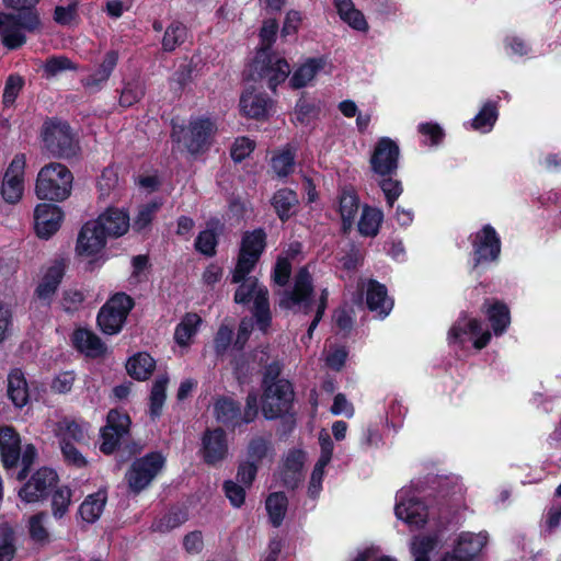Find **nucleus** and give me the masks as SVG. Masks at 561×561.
<instances>
[{
	"label": "nucleus",
	"mask_w": 561,
	"mask_h": 561,
	"mask_svg": "<svg viewBox=\"0 0 561 561\" xmlns=\"http://www.w3.org/2000/svg\"><path fill=\"white\" fill-rule=\"evenodd\" d=\"M468 240L471 245L469 253L471 273L481 275L492 265L499 264L502 253V240L492 225H483L479 230L472 232Z\"/></svg>",
	"instance_id": "obj_1"
},
{
	"label": "nucleus",
	"mask_w": 561,
	"mask_h": 561,
	"mask_svg": "<svg viewBox=\"0 0 561 561\" xmlns=\"http://www.w3.org/2000/svg\"><path fill=\"white\" fill-rule=\"evenodd\" d=\"M72 181V173L66 165L50 162L38 171L35 194L39 199L62 202L71 194Z\"/></svg>",
	"instance_id": "obj_2"
},
{
	"label": "nucleus",
	"mask_w": 561,
	"mask_h": 561,
	"mask_svg": "<svg viewBox=\"0 0 561 561\" xmlns=\"http://www.w3.org/2000/svg\"><path fill=\"white\" fill-rule=\"evenodd\" d=\"M314 296L313 277L308 266H301L294 277L293 288L280 294L278 306L282 310L308 316L313 310Z\"/></svg>",
	"instance_id": "obj_3"
},
{
	"label": "nucleus",
	"mask_w": 561,
	"mask_h": 561,
	"mask_svg": "<svg viewBox=\"0 0 561 561\" xmlns=\"http://www.w3.org/2000/svg\"><path fill=\"white\" fill-rule=\"evenodd\" d=\"M266 245L267 234L263 228H256L243 233L238 260L232 272V283L243 280L254 270Z\"/></svg>",
	"instance_id": "obj_4"
},
{
	"label": "nucleus",
	"mask_w": 561,
	"mask_h": 561,
	"mask_svg": "<svg viewBox=\"0 0 561 561\" xmlns=\"http://www.w3.org/2000/svg\"><path fill=\"white\" fill-rule=\"evenodd\" d=\"M233 300L239 305H247L253 300V317L259 330L267 332L272 323V313L270 309L268 290L264 286H259L256 278L247 277L239 282Z\"/></svg>",
	"instance_id": "obj_5"
},
{
	"label": "nucleus",
	"mask_w": 561,
	"mask_h": 561,
	"mask_svg": "<svg viewBox=\"0 0 561 561\" xmlns=\"http://www.w3.org/2000/svg\"><path fill=\"white\" fill-rule=\"evenodd\" d=\"M295 392L287 379L263 388L261 410L266 420H277L293 410Z\"/></svg>",
	"instance_id": "obj_6"
},
{
	"label": "nucleus",
	"mask_w": 561,
	"mask_h": 561,
	"mask_svg": "<svg viewBox=\"0 0 561 561\" xmlns=\"http://www.w3.org/2000/svg\"><path fill=\"white\" fill-rule=\"evenodd\" d=\"M39 24L38 16L33 11L20 14L0 12V35L2 43L11 49L25 43L23 31H34Z\"/></svg>",
	"instance_id": "obj_7"
},
{
	"label": "nucleus",
	"mask_w": 561,
	"mask_h": 561,
	"mask_svg": "<svg viewBox=\"0 0 561 561\" xmlns=\"http://www.w3.org/2000/svg\"><path fill=\"white\" fill-rule=\"evenodd\" d=\"M468 335L474 337L472 344L476 350L486 347L492 337L491 332L483 329L481 320L469 318L467 312H461L448 331V342L462 346L467 342Z\"/></svg>",
	"instance_id": "obj_8"
},
{
	"label": "nucleus",
	"mask_w": 561,
	"mask_h": 561,
	"mask_svg": "<svg viewBox=\"0 0 561 561\" xmlns=\"http://www.w3.org/2000/svg\"><path fill=\"white\" fill-rule=\"evenodd\" d=\"M133 308V300L126 294H116L101 308L98 324L105 334L118 333Z\"/></svg>",
	"instance_id": "obj_9"
},
{
	"label": "nucleus",
	"mask_w": 561,
	"mask_h": 561,
	"mask_svg": "<svg viewBox=\"0 0 561 561\" xmlns=\"http://www.w3.org/2000/svg\"><path fill=\"white\" fill-rule=\"evenodd\" d=\"M254 71L257 79L264 80L273 92L285 82L290 73V66L286 58L277 53L256 54L254 58Z\"/></svg>",
	"instance_id": "obj_10"
},
{
	"label": "nucleus",
	"mask_w": 561,
	"mask_h": 561,
	"mask_svg": "<svg viewBox=\"0 0 561 561\" xmlns=\"http://www.w3.org/2000/svg\"><path fill=\"white\" fill-rule=\"evenodd\" d=\"M163 465L164 458L158 453L135 460L125 477L130 491L139 493L146 489L163 468Z\"/></svg>",
	"instance_id": "obj_11"
},
{
	"label": "nucleus",
	"mask_w": 561,
	"mask_h": 561,
	"mask_svg": "<svg viewBox=\"0 0 561 561\" xmlns=\"http://www.w3.org/2000/svg\"><path fill=\"white\" fill-rule=\"evenodd\" d=\"M399 145L390 137H380L369 159L370 169L379 176L396 175L399 169Z\"/></svg>",
	"instance_id": "obj_12"
},
{
	"label": "nucleus",
	"mask_w": 561,
	"mask_h": 561,
	"mask_svg": "<svg viewBox=\"0 0 561 561\" xmlns=\"http://www.w3.org/2000/svg\"><path fill=\"white\" fill-rule=\"evenodd\" d=\"M217 126L208 117H197L190 122L187 131L183 135V142L186 150L197 156L209 150Z\"/></svg>",
	"instance_id": "obj_13"
},
{
	"label": "nucleus",
	"mask_w": 561,
	"mask_h": 561,
	"mask_svg": "<svg viewBox=\"0 0 561 561\" xmlns=\"http://www.w3.org/2000/svg\"><path fill=\"white\" fill-rule=\"evenodd\" d=\"M44 142L47 149L55 156L69 157L75 153L73 136L67 123H46Z\"/></svg>",
	"instance_id": "obj_14"
},
{
	"label": "nucleus",
	"mask_w": 561,
	"mask_h": 561,
	"mask_svg": "<svg viewBox=\"0 0 561 561\" xmlns=\"http://www.w3.org/2000/svg\"><path fill=\"white\" fill-rule=\"evenodd\" d=\"M130 426V419L126 413L111 410L107 414L106 425L101 430L100 449L104 454H112L119 440L127 435Z\"/></svg>",
	"instance_id": "obj_15"
},
{
	"label": "nucleus",
	"mask_w": 561,
	"mask_h": 561,
	"mask_svg": "<svg viewBox=\"0 0 561 561\" xmlns=\"http://www.w3.org/2000/svg\"><path fill=\"white\" fill-rule=\"evenodd\" d=\"M57 473L49 468H41L20 489L19 496L25 503H35L45 499L57 483Z\"/></svg>",
	"instance_id": "obj_16"
},
{
	"label": "nucleus",
	"mask_w": 561,
	"mask_h": 561,
	"mask_svg": "<svg viewBox=\"0 0 561 561\" xmlns=\"http://www.w3.org/2000/svg\"><path fill=\"white\" fill-rule=\"evenodd\" d=\"M107 237L96 220L87 221L77 238V254L83 257L98 255L105 248Z\"/></svg>",
	"instance_id": "obj_17"
},
{
	"label": "nucleus",
	"mask_w": 561,
	"mask_h": 561,
	"mask_svg": "<svg viewBox=\"0 0 561 561\" xmlns=\"http://www.w3.org/2000/svg\"><path fill=\"white\" fill-rule=\"evenodd\" d=\"M25 163V156L16 154L4 173L1 194L7 203L14 204L23 195Z\"/></svg>",
	"instance_id": "obj_18"
},
{
	"label": "nucleus",
	"mask_w": 561,
	"mask_h": 561,
	"mask_svg": "<svg viewBox=\"0 0 561 561\" xmlns=\"http://www.w3.org/2000/svg\"><path fill=\"white\" fill-rule=\"evenodd\" d=\"M228 440L226 432L221 427L207 428L202 437V454L204 462L208 466H217L228 456Z\"/></svg>",
	"instance_id": "obj_19"
},
{
	"label": "nucleus",
	"mask_w": 561,
	"mask_h": 561,
	"mask_svg": "<svg viewBox=\"0 0 561 561\" xmlns=\"http://www.w3.org/2000/svg\"><path fill=\"white\" fill-rule=\"evenodd\" d=\"M273 100L264 92L254 88L247 89L240 96V112L243 116L255 121H265L273 107Z\"/></svg>",
	"instance_id": "obj_20"
},
{
	"label": "nucleus",
	"mask_w": 561,
	"mask_h": 561,
	"mask_svg": "<svg viewBox=\"0 0 561 561\" xmlns=\"http://www.w3.org/2000/svg\"><path fill=\"white\" fill-rule=\"evenodd\" d=\"M64 219V213L57 205L38 204L34 210V224L37 236L42 239H49L56 233Z\"/></svg>",
	"instance_id": "obj_21"
},
{
	"label": "nucleus",
	"mask_w": 561,
	"mask_h": 561,
	"mask_svg": "<svg viewBox=\"0 0 561 561\" xmlns=\"http://www.w3.org/2000/svg\"><path fill=\"white\" fill-rule=\"evenodd\" d=\"M481 311L490 322L495 336L503 335L511 325V311L508 306L497 298L484 299Z\"/></svg>",
	"instance_id": "obj_22"
},
{
	"label": "nucleus",
	"mask_w": 561,
	"mask_h": 561,
	"mask_svg": "<svg viewBox=\"0 0 561 561\" xmlns=\"http://www.w3.org/2000/svg\"><path fill=\"white\" fill-rule=\"evenodd\" d=\"M118 61V53L108 50L102 62L89 76L81 80L82 85L89 92H99L108 81Z\"/></svg>",
	"instance_id": "obj_23"
},
{
	"label": "nucleus",
	"mask_w": 561,
	"mask_h": 561,
	"mask_svg": "<svg viewBox=\"0 0 561 561\" xmlns=\"http://www.w3.org/2000/svg\"><path fill=\"white\" fill-rule=\"evenodd\" d=\"M95 220L112 238L125 234L130 228L129 215L122 208L108 207Z\"/></svg>",
	"instance_id": "obj_24"
},
{
	"label": "nucleus",
	"mask_w": 561,
	"mask_h": 561,
	"mask_svg": "<svg viewBox=\"0 0 561 561\" xmlns=\"http://www.w3.org/2000/svg\"><path fill=\"white\" fill-rule=\"evenodd\" d=\"M0 455L7 469L16 466L21 455V439L11 426L0 427Z\"/></svg>",
	"instance_id": "obj_25"
},
{
	"label": "nucleus",
	"mask_w": 561,
	"mask_h": 561,
	"mask_svg": "<svg viewBox=\"0 0 561 561\" xmlns=\"http://www.w3.org/2000/svg\"><path fill=\"white\" fill-rule=\"evenodd\" d=\"M366 305L370 311H375L383 318L391 311L393 301L389 299L387 287L383 284L370 279L367 285Z\"/></svg>",
	"instance_id": "obj_26"
},
{
	"label": "nucleus",
	"mask_w": 561,
	"mask_h": 561,
	"mask_svg": "<svg viewBox=\"0 0 561 561\" xmlns=\"http://www.w3.org/2000/svg\"><path fill=\"white\" fill-rule=\"evenodd\" d=\"M271 205L273 206L279 220L282 222H286L297 214L299 198L294 190L283 187L273 194L271 198Z\"/></svg>",
	"instance_id": "obj_27"
},
{
	"label": "nucleus",
	"mask_w": 561,
	"mask_h": 561,
	"mask_svg": "<svg viewBox=\"0 0 561 561\" xmlns=\"http://www.w3.org/2000/svg\"><path fill=\"white\" fill-rule=\"evenodd\" d=\"M214 409L217 421L227 428L236 430L243 425L240 403L233 399L222 397L216 401Z\"/></svg>",
	"instance_id": "obj_28"
},
{
	"label": "nucleus",
	"mask_w": 561,
	"mask_h": 561,
	"mask_svg": "<svg viewBox=\"0 0 561 561\" xmlns=\"http://www.w3.org/2000/svg\"><path fill=\"white\" fill-rule=\"evenodd\" d=\"M64 275L65 264L61 261H55L47 267L36 288L37 297L42 300L50 301L60 285Z\"/></svg>",
	"instance_id": "obj_29"
},
{
	"label": "nucleus",
	"mask_w": 561,
	"mask_h": 561,
	"mask_svg": "<svg viewBox=\"0 0 561 561\" xmlns=\"http://www.w3.org/2000/svg\"><path fill=\"white\" fill-rule=\"evenodd\" d=\"M359 208V197L353 188L342 190L339 196V213L342 220V231L348 232L355 221Z\"/></svg>",
	"instance_id": "obj_30"
},
{
	"label": "nucleus",
	"mask_w": 561,
	"mask_h": 561,
	"mask_svg": "<svg viewBox=\"0 0 561 561\" xmlns=\"http://www.w3.org/2000/svg\"><path fill=\"white\" fill-rule=\"evenodd\" d=\"M87 425L80 424L71 419H62L54 426V433L59 440V445L64 443L80 444L87 437Z\"/></svg>",
	"instance_id": "obj_31"
},
{
	"label": "nucleus",
	"mask_w": 561,
	"mask_h": 561,
	"mask_svg": "<svg viewBox=\"0 0 561 561\" xmlns=\"http://www.w3.org/2000/svg\"><path fill=\"white\" fill-rule=\"evenodd\" d=\"M75 346L87 356L98 357L105 353L106 347L101 339L85 329H78L72 336Z\"/></svg>",
	"instance_id": "obj_32"
},
{
	"label": "nucleus",
	"mask_w": 561,
	"mask_h": 561,
	"mask_svg": "<svg viewBox=\"0 0 561 561\" xmlns=\"http://www.w3.org/2000/svg\"><path fill=\"white\" fill-rule=\"evenodd\" d=\"M324 65L325 60L322 57L308 58L294 71L289 79V85L295 90L305 88Z\"/></svg>",
	"instance_id": "obj_33"
},
{
	"label": "nucleus",
	"mask_w": 561,
	"mask_h": 561,
	"mask_svg": "<svg viewBox=\"0 0 561 561\" xmlns=\"http://www.w3.org/2000/svg\"><path fill=\"white\" fill-rule=\"evenodd\" d=\"M485 543L486 537L480 534L462 533L453 550L466 560L473 561Z\"/></svg>",
	"instance_id": "obj_34"
},
{
	"label": "nucleus",
	"mask_w": 561,
	"mask_h": 561,
	"mask_svg": "<svg viewBox=\"0 0 561 561\" xmlns=\"http://www.w3.org/2000/svg\"><path fill=\"white\" fill-rule=\"evenodd\" d=\"M8 396L16 408L28 402V386L20 369H13L8 376Z\"/></svg>",
	"instance_id": "obj_35"
},
{
	"label": "nucleus",
	"mask_w": 561,
	"mask_h": 561,
	"mask_svg": "<svg viewBox=\"0 0 561 561\" xmlns=\"http://www.w3.org/2000/svg\"><path fill=\"white\" fill-rule=\"evenodd\" d=\"M383 220V213L376 207L365 205L358 221V232L364 237H376Z\"/></svg>",
	"instance_id": "obj_36"
},
{
	"label": "nucleus",
	"mask_w": 561,
	"mask_h": 561,
	"mask_svg": "<svg viewBox=\"0 0 561 561\" xmlns=\"http://www.w3.org/2000/svg\"><path fill=\"white\" fill-rule=\"evenodd\" d=\"M202 322L203 320L197 313L186 312L178 323V346H188L197 334Z\"/></svg>",
	"instance_id": "obj_37"
},
{
	"label": "nucleus",
	"mask_w": 561,
	"mask_h": 561,
	"mask_svg": "<svg viewBox=\"0 0 561 561\" xmlns=\"http://www.w3.org/2000/svg\"><path fill=\"white\" fill-rule=\"evenodd\" d=\"M499 118V102L488 100L479 113L472 118L471 126L474 130L490 131Z\"/></svg>",
	"instance_id": "obj_38"
},
{
	"label": "nucleus",
	"mask_w": 561,
	"mask_h": 561,
	"mask_svg": "<svg viewBox=\"0 0 561 561\" xmlns=\"http://www.w3.org/2000/svg\"><path fill=\"white\" fill-rule=\"evenodd\" d=\"M288 506V499L284 492L271 493L266 501L265 507L268 513L271 524L279 527L285 518Z\"/></svg>",
	"instance_id": "obj_39"
},
{
	"label": "nucleus",
	"mask_w": 561,
	"mask_h": 561,
	"mask_svg": "<svg viewBox=\"0 0 561 561\" xmlns=\"http://www.w3.org/2000/svg\"><path fill=\"white\" fill-rule=\"evenodd\" d=\"M106 503V495L103 492H96L89 495L79 507L81 518L87 523L96 522Z\"/></svg>",
	"instance_id": "obj_40"
},
{
	"label": "nucleus",
	"mask_w": 561,
	"mask_h": 561,
	"mask_svg": "<svg viewBox=\"0 0 561 561\" xmlns=\"http://www.w3.org/2000/svg\"><path fill=\"white\" fill-rule=\"evenodd\" d=\"M154 359L148 353H139L126 364L128 374L138 380H146L154 369Z\"/></svg>",
	"instance_id": "obj_41"
},
{
	"label": "nucleus",
	"mask_w": 561,
	"mask_h": 561,
	"mask_svg": "<svg viewBox=\"0 0 561 561\" xmlns=\"http://www.w3.org/2000/svg\"><path fill=\"white\" fill-rule=\"evenodd\" d=\"M295 150L286 147L272 157L271 165L279 178H287L295 169Z\"/></svg>",
	"instance_id": "obj_42"
},
{
	"label": "nucleus",
	"mask_w": 561,
	"mask_h": 561,
	"mask_svg": "<svg viewBox=\"0 0 561 561\" xmlns=\"http://www.w3.org/2000/svg\"><path fill=\"white\" fill-rule=\"evenodd\" d=\"M279 25L276 19H267L263 22L259 37L260 48L256 54L274 53L273 45L276 42Z\"/></svg>",
	"instance_id": "obj_43"
},
{
	"label": "nucleus",
	"mask_w": 561,
	"mask_h": 561,
	"mask_svg": "<svg viewBox=\"0 0 561 561\" xmlns=\"http://www.w3.org/2000/svg\"><path fill=\"white\" fill-rule=\"evenodd\" d=\"M168 381L167 377H159L152 385L150 393V414L152 417H158L161 414L165 401Z\"/></svg>",
	"instance_id": "obj_44"
},
{
	"label": "nucleus",
	"mask_w": 561,
	"mask_h": 561,
	"mask_svg": "<svg viewBox=\"0 0 561 561\" xmlns=\"http://www.w3.org/2000/svg\"><path fill=\"white\" fill-rule=\"evenodd\" d=\"M331 460V451L325 454V451H322L321 457L317 461L310 477V482L308 486V495L312 499L317 497L318 494L321 491L322 488V479L324 474V467L329 463Z\"/></svg>",
	"instance_id": "obj_45"
},
{
	"label": "nucleus",
	"mask_w": 561,
	"mask_h": 561,
	"mask_svg": "<svg viewBox=\"0 0 561 561\" xmlns=\"http://www.w3.org/2000/svg\"><path fill=\"white\" fill-rule=\"evenodd\" d=\"M16 552L13 529L3 524L0 526V561H11Z\"/></svg>",
	"instance_id": "obj_46"
},
{
	"label": "nucleus",
	"mask_w": 561,
	"mask_h": 561,
	"mask_svg": "<svg viewBox=\"0 0 561 561\" xmlns=\"http://www.w3.org/2000/svg\"><path fill=\"white\" fill-rule=\"evenodd\" d=\"M378 185L385 195L387 205L389 207H393L394 203L403 192L402 182L394 179L393 175H386L381 176Z\"/></svg>",
	"instance_id": "obj_47"
},
{
	"label": "nucleus",
	"mask_w": 561,
	"mask_h": 561,
	"mask_svg": "<svg viewBox=\"0 0 561 561\" xmlns=\"http://www.w3.org/2000/svg\"><path fill=\"white\" fill-rule=\"evenodd\" d=\"M218 244V236L215 230L206 229L198 233L195 239V249L206 256H214L216 254V247Z\"/></svg>",
	"instance_id": "obj_48"
},
{
	"label": "nucleus",
	"mask_w": 561,
	"mask_h": 561,
	"mask_svg": "<svg viewBox=\"0 0 561 561\" xmlns=\"http://www.w3.org/2000/svg\"><path fill=\"white\" fill-rule=\"evenodd\" d=\"M71 496V490L68 486H61L53 493L51 510L54 517H64L70 506Z\"/></svg>",
	"instance_id": "obj_49"
},
{
	"label": "nucleus",
	"mask_w": 561,
	"mask_h": 561,
	"mask_svg": "<svg viewBox=\"0 0 561 561\" xmlns=\"http://www.w3.org/2000/svg\"><path fill=\"white\" fill-rule=\"evenodd\" d=\"M255 141L248 137H238L230 149V157L236 163L242 162L255 149Z\"/></svg>",
	"instance_id": "obj_50"
},
{
	"label": "nucleus",
	"mask_w": 561,
	"mask_h": 561,
	"mask_svg": "<svg viewBox=\"0 0 561 561\" xmlns=\"http://www.w3.org/2000/svg\"><path fill=\"white\" fill-rule=\"evenodd\" d=\"M233 340V330L221 324L214 337V348L217 357H222L230 347Z\"/></svg>",
	"instance_id": "obj_51"
},
{
	"label": "nucleus",
	"mask_w": 561,
	"mask_h": 561,
	"mask_svg": "<svg viewBox=\"0 0 561 561\" xmlns=\"http://www.w3.org/2000/svg\"><path fill=\"white\" fill-rule=\"evenodd\" d=\"M293 265L289 257L278 256L273 267L272 278L280 287L288 284Z\"/></svg>",
	"instance_id": "obj_52"
},
{
	"label": "nucleus",
	"mask_w": 561,
	"mask_h": 561,
	"mask_svg": "<svg viewBox=\"0 0 561 561\" xmlns=\"http://www.w3.org/2000/svg\"><path fill=\"white\" fill-rule=\"evenodd\" d=\"M222 490L226 497L229 500L233 507H241L245 501L244 485L239 484L232 480H226L222 484Z\"/></svg>",
	"instance_id": "obj_53"
},
{
	"label": "nucleus",
	"mask_w": 561,
	"mask_h": 561,
	"mask_svg": "<svg viewBox=\"0 0 561 561\" xmlns=\"http://www.w3.org/2000/svg\"><path fill=\"white\" fill-rule=\"evenodd\" d=\"M271 448V443L264 437L252 438L248 445V456L251 459L250 461H254L259 465V462L267 456Z\"/></svg>",
	"instance_id": "obj_54"
},
{
	"label": "nucleus",
	"mask_w": 561,
	"mask_h": 561,
	"mask_svg": "<svg viewBox=\"0 0 561 561\" xmlns=\"http://www.w3.org/2000/svg\"><path fill=\"white\" fill-rule=\"evenodd\" d=\"M100 197L105 198L118 187V176L113 169H105L98 182Z\"/></svg>",
	"instance_id": "obj_55"
},
{
	"label": "nucleus",
	"mask_w": 561,
	"mask_h": 561,
	"mask_svg": "<svg viewBox=\"0 0 561 561\" xmlns=\"http://www.w3.org/2000/svg\"><path fill=\"white\" fill-rule=\"evenodd\" d=\"M23 83L24 81L20 76H9L2 95V102L5 106H11L14 103L16 96L22 90Z\"/></svg>",
	"instance_id": "obj_56"
},
{
	"label": "nucleus",
	"mask_w": 561,
	"mask_h": 561,
	"mask_svg": "<svg viewBox=\"0 0 561 561\" xmlns=\"http://www.w3.org/2000/svg\"><path fill=\"white\" fill-rule=\"evenodd\" d=\"M259 465L254 461H243L238 466L237 470V482L243 484L245 488H250L256 478Z\"/></svg>",
	"instance_id": "obj_57"
},
{
	"label": "nucleus",
	"mask_w": 561,
	"mask_h": 561,
	"mask_svg": "<svg viewBox=\"0 0 561 561\" xmlns=\"http://www.w3.org/2000/svg\"><path fill=\"white\" fill-rule=\"evenodd\" d=\"M44 73L47 78L56 77L65 70L76 69L70 59L64 56L53 57L44 65Z\"/></svg>",
	"instance_id": "obj_58"
},
{
	"label": "nucleus",
	"mask_w": 561,
	"mask_h": 561,
	"mask_svg": "<svg viewBox=\"0 0 561 561\" xmlns=\"http://www.w3.org/2000/svg\"><path fill=\"white\" fill-rule=\"evenodd\" d=\"M396 516L404 520L408 524H419L420 522L424 523L425 519L416 512L415 503L412 501L407 505L405 503H398L394 507Z\"/></svg>",
	"instance_id": "obj_59"
},
{
	"label": "nucleus",
	"mask_w": 561,
	"mask_h": 561,
	"mask_svg": "<svg viewBox=\"0 0 561 561\" xmlns=\"http://www.w3.org/2000/svg\"><path fill=\"white\" fill-rule=\"evenodd\" d=\"M317 106L309 102L306 98L301 96L297 100L295 105V117L299 124H308L310 118L317 115Z\"/></svg>",
	"instance_id": "obj_60"
},
{
	"label": "nucleus",
	"mask_w": 561,
	"mask_h": 561,
	"mask_svg": "<svg viewBox=\"0 0 561 561\" xmlns=\"http://www.w3.org/2000/svg\"><path fill=\"white\" fill-rule=\"evenodd\" d=\"M301 22V12L298 10H289L285 15L283 27L280 30V36L286 38L287 36L296 35Z\"/></svg>",
	"instance_id": "obj_61"
},
{
	"label": "nucleus",
	"mask_w": 561,
	"mask_h": 561,
	"mask_svg": "<svg viewBox=\"0 0 561 561\" xmlns=\"http://www.w3.org/2000/svg\"><path fill=\"white\" fill-rule=\"evenodd\" d=\"M75 381L76 376L72 371H62L53 379L50 388L56 393L66 394L71 391Z\"/></svg>",
	"instance_id": "obj_62"
},
{
	"label": "nucleus",
	"mask_w": 561,
	"mask_h": 561,
	"mask_svg": "<svg viewBox=\"0 0 561 561\" xmlns=\"http://www.w3.org/2000/svg\"><path fill=\"white\" fill-rule=\"evenodd\" d=\"M60 449L64 456L65 461L68 465L75 466L77 468H82L87 465V460L81 454V451L76 447L72 443H64L60 445Z\"/></svg>",
	"instance_id": "obj_63"
},
{
	"label": "nucleus",
	"mask_w": 561,
	"mask_h": 561,
	"mask_svg": "<svg viewBox=\"0 0 561 561\" xmlns=\"http://www.w3.org/2000/svg\"><path fill=\"white\" fill-rule=\"evenodd\" d=\"M158 209V205L150 203L139 208L138 214L134 220L133 228L137 231H141L148 227L153 218V214Z\"/></svg>",
	"instance_id": "obj_64"
}]
</instances>
